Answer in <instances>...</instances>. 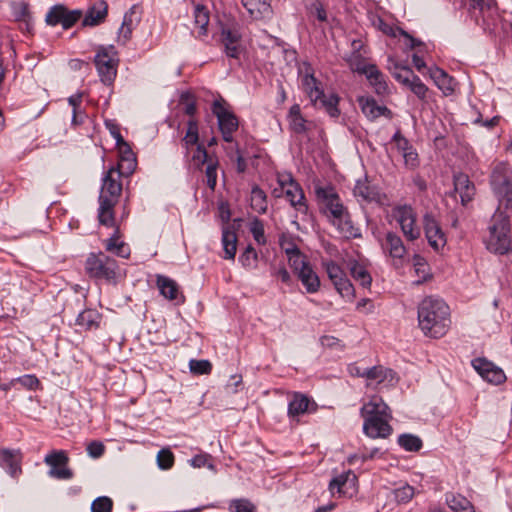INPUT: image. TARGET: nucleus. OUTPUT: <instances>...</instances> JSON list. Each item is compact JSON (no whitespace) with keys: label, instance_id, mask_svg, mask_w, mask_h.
Wrapping results in <instances>:
<instances>
[{"label":"nucleus","instance_id":"338daca9","mask_svg":"<svg viewBox=\"0 0 512 512\" xmlns=\"http://www.w3.org/2000/svg\"><path fill=\"white\" fill-rule=\"evenodd\" d=\"M483 379L489 383L499 385L506 380V376L503 370L497 367L494 370H490L489 374H487V376H484Z\"/></svg>","mask_w":512,"mask_h":512},{"label":"nucleus","instance_id":"39448f33","mask_svg":"<svg viewBox=\"0 0 512 512\" xmlns=\"http://www.w3.org/2000/svg\"><path fill=\"white\" fill-rule=\"evenodd\" d=\"M85 270L90 277L109 283H115L120 274L117 261L103 252L89 254Z\"/></svg>","mask_w":512,"mask_h":512},{"label":"nucleus","instance_id":"c85d7f7f","mask_svg":"<svg viewBox=\"0 0 512 512\" xmlns=\"http://www.w3.org/2000/svg\"><path fill=\"white\" fill-rule=\"evenodd\" d=\"M429 73L435 84L445 95H450L454 92L453 79L443 69L438 67L430 68Z\"/></svg>","mask_w":512,"mask_h":512},{"label":"nucleus","instance_id":"5fc2aeb1","mask_svg":"<svg viewBox=\"0 0 512 512\" xmlns=\"http://www.w3.org/2000/svg\"><path fill=\"white\" fill-rule=\"evenodd\" d=\"M113 501L107 496L97 497L91 504V512H111Z\"/></svg>","mask_w":512,"mask_h":512},{"label":"nucleus","instance_id":"09e8293b","mask_svg":"<svg viewBox=\"0 0 512 512\" xmlns=\"http://www.w3.org/2000/svg\"><path fill=\"white\" fill-rule=\"evenodd\" d=\"M229 512H256L255 505L248 499H234L229 503Z\"/></svg>","mask_w":512,"mask_h":512},{"label":"nucleus","instance_id":"0eeeda50","mask_svg":"<svg viewBox=\"0 0 512 512\" xmlns=\"http://www.w3.org/2000/svg\"><path fill=\"white\" fill-rule=\"evenodd\" d=\"M93 62L101 82L105 85H111L116 78L119 64L116 48L113 45L98 46Z\"/></svg>","mask_w":512,"mask_h":512},{"label":"nucleus","instance_id":"5701e85b","mask_svg":"<svg viewBox=\"0 0 512 512\" xmlns=\"http://www.w3.org/2000/svg\"><path fill=\"white\" fill-rule=\"evenodd\" d=\"M22 454L19 450L0 449V466L12 477L21 472Z\"/></svg>","mask_w":512,"mask_h":512},{"label":"nucleus","instance_id":"de8ad7c7","mask_svg":"<svg viewBox=\"0 0 512 512\" xmlns=\"http://www.w3.org/2000/svg\"><path fill=\"white\" fill-rule=\"evenodd\" d=\"M218 160L210 158L205 169L206 184L214 191L217 184Z\"/></svg>","mask_w":512,"mask_h":512},{"label":"nucleus","instance_id":"dca6fc26","mask_svg":"<svg viewBox=\"0 0 512 512\" xmlns=\"http://www.w3.org/2000/svg\"><path fill=\"white\" fill-rule=\"evenodd\" d=\"M156 285L160 294L165 299L175 301L178 305L185 302V296L181 292L180 287L175 280L164 275H157Z\"/></svg>","mask_w":512,"mask_h":512},{"label":"nucleus","instance_id":"a19ab883","mask_svg":"<svg viewBox=\"0 0 512 512\" xmlns=\"http://www.w3.org/2000/svg\"><path fill=\"white\" fill-rule=\"evenodd\" d=\"M355 197L365 202H373L378 200V193L371 188L366 181H357L354 187Z\"/></svg>","mask_w":512,"mask_h":512},{"label":"nucleus","instance_id":"ea45409f","mask_svg":"<svg viewBox=\"0 0 512 512\" xmlns=\"http://www.w3.org/2000/svg\"><path fill=\"white\" fill-rule=\"evenodd\" d=\"M198 140H199L198 123L196 120L190 119L187 122L186 134H185L184 138L182 139V142L186 149L187 156L190 153V147H193L194 145H199Z\"/></svg>","mask_w":512,"mask_h":512},{"label":"nucleus","instance_id":"49530a36","mask_svg":"<svg viewBox=\"0 0 512 512\" xmlns=\"http://www.w3.org/2000/svg\"><path fill=\"white\" fill-rule=\"evenodd\" d=\"M258 261V255L255 249L248 245L243 253L239 256V262L242 264L243 267L247 269L255 268Z\"/></svg>","mask_w":512,"mask_h":512},{"label":"nucleus","instance_id":"bf43d9fd","mask_svg":"<svg viewBox=\"0 0 512 512\" xmlns=\"http://www.w3.org/2000/svg\"><path fill=\"white\" fill-rule=\"evenodd\" d=\"M418 98L424 99L428 91L427 86L418 76H413L410 84L407 86Z\"/></svg>","mask_w":512,"mask_h":512},{"label":"nucleus","instance_id":"412c9836","mask_svg":"<svg viewBox=\"0 0 512 512\" xmlns=\"http://www.w3.org/2000/svg\"><path fill=\"white\" fill-rule=\"evenodd\" d=\"M360 414L363 419L370 417H388L391 416V411L380 396L373 395L369 401L362 406Z\"/></svg>","mask_w":512,"mask_h":512},{"label":"nucleus","instance_id":"bb28decb","mask_svg":"<svg viewBox=\"0 0 512 512\" xmlns=\"http://www.w3.org/2000/svg\"><path fill=\"white\" fill-rule=\"evenodd\" d=\"M108 12V5L105 1L101 0L95 3L89 10L87 11L83 21V26H97L102 23Z\"/></svg>","mask_w":512,"mask_h":512},{"label":"nucleus","instance_id":"9b49d317","mask_svg":"<svg viewBox=\"0 0 512 512\" xmlns=\"http://www.w3.org/2000/svg\"><path fill=\"white\" fill-rule=\"evenodd\" d=\"M81 17V10H68L64 5L58 4L49 9L45 21L50 26L60 24L63 29H69L78 22Z\"/></svg>","mask_w":512,"mask_h":512},{"label":"nucleus","instance_id":"ddd939ff","mask_svg":"<svg viewBox=\"0 0 512 512\" xmlns=\"http://www.w3.org/2000/svg\"><path fill=\"white\" fill-rule=\"evenodd\" d=\"M121 193V176L117 174L116 168L111 167L103 177L99 200H104L106 198L110 202L117 204Z\"/></svg>","mask_w":512,"mask_h":512},{"label":"nucleus","instance_id":"2f4dec72","mask_svg":"<svg viewBox=\"0 0 512 512\" xmlns=\"http://www.w3.org/2000/svg\"><path fill=\"white\" fill-rule=\"evenodd\" d=\"M194 24L197 29L196 37L203 38L207 36L208 29L207 26L209 24V12L208 10L201 5H197L194 10Z\"/></svg>","mask_w":512,"mask_h":512},{"label":"nucleus","instance_id":"b1692460","mask_svg":"<svg viewBox=\"0 0 512 512\" xmlns=\"http://www.w3.org/2000/svg\"><path fill=\"white\" fill-rule=\"evenodd\" d=\"M316 404L307 396L301 393H295L293 399L288 405V416L292 419L299 417L309 411H315Z\"/></svg>","mask_w":512,"mask_h":512},{"label":"nucleus","instance_id":"e433bc0d","mask_svg":"<svg viewBox=\"0 0 512 512\" xmlns=\"http://www.w3.org/2000/svg\"><path fill=\"white\" fill-rule=\"evenodd\" d=\"M289 125L293 132L303 134L306 132V120L301 114V109L298 104L291 106L288 114Z\"/></svg>","mask_w":512,"mask_h":512},{"label":"nucleus","instance_id":"603ef678","mask_svg":"<svg viewBox=\"0 0 512 512\" xmlns=\"http://www.w3.org/2000/svg\"><path fill=\"white\" fill-rule=\"evenodd\" d=\"M395 500L398 503H407L409 502L413 496L415 495V489L414 487L405 484L393 491Z\"/></svg>","mask_w":512,"mask_h":512},{"label":"nucleus","instance_id":"f03ea898","mask_svg":"<svg viewBox=\"0 0 512 512\" xmlns=\"http://www.w3.org/2000/svg\"><path fill=\"white\" fill-rule=\"evenodd\" d=\"M315 193L333 218L332 223L337 226L345 237L355 238L359 236L358 229L354 227L349 212L341 203L338 194L332 187H317Z\"/></svg>","mask_w":512,"mask_h":512},{"label":"nucleus","instance_id":"c03bdc74","mask_svg":"<svg viewBox=\"0 0 512 512\" xmlns=\"http://www.w3.org/2000/svg\"><path fill=\"white\" fill-rule=\"evenodd\" d=\"M137 162L134 154H128V158H120L117 166V174L125 177L130 176L136 169Z\"/></svg>","mask_w":512,"mask_h":512},{"label":"nucleus","instance_id":"f3484780","mask_svg":"<svg viewBox=\"0 0 512 512\" xmlns=\"http://www.w3.org/2000/svg\"><path fill=\"white\" fill-rule=\"evenodd\" d=\"M383 249L393 259L394 265L402 264L403 259L407 254V250L402 239L394 232H388L386 234Z\"/></svg>","mask_w":512,"mask_h":512},{"label":"nucleus","instance_id":"393cba45","mask_svg":"<svg viewBox=\"0 0 512 512\" xmlns=\"http://www.w3.org/2000/svg\"><path fill=\"white\" fill-rule=\"evenodd\" d=\"M285 197L296 210L301 213L307 212L308 206L306 204L304 192L300 185L293 179H290V182L287 185Z\"/></svg>","mask_w":512,"mask_h":512},{"label":"nucleus","instance_id":"4c0bfd02","mask_svg":"<svg viewBox=\"0 0 512 512\" xmlns=\"http://www.w3.org/2000/svg\"><path fill=\"white\" fill-rule=\"evenodd\" d=\"M250 202L252 209L259 214H264L267 211V195L260 187H252Z\"/></svg>","mask_w":512,"mask_h":512},{"label":"nucleus","instance_id":"f257e3e1","mask_svg":"<svg viewBox=\"0 0 512 512\" xmlns=\"http://www.w3.org/2000/svg\"><path fill=\"white\" fill-rule=\"evenodd\" d=\"M448 305L441 299L427 297L419 305L418 320L426 336L439 338L446 334L450 326Z\"/></svg>","mask_w":512,"mask_h":512},{"label":"nucleus","instance_id":"37998d69","mask_svg":"<svg viewBox=\"0 0 512 512\" xmlns=\"http://www.w3.org/2000/svg\"><path fill=\"white\" fill-rule=\"evenodd\" d=\"M398 444L406 451L417 452L422 448V440L413 434L404 433L398 437Z\"/></svg>","mask_w":512,"mask_h":512},{"label":"nucleus","instance_id":"13d9d810","mask_svg":"<svg viewBox=\"0 0 512 512\" xmlns=\"http://www.w3.org/2000/svg\"><path fill=\"white\" fill-rule=\"evenodd\" d=\"M157 464L161 469H170L174 464V455L168 449H162L157 454Z\"/></svg>","mask_w":512,"mask_h":512},{"label":"nucleus","instance_id":"6ab92c4d","mask_svg":"<svg viewBox=\"0 0 512 512\" xmlns=\"http://www.w3.org/2000/svg\"><path fill=\"white\" fill-rule=\"evenodd\" d=\"M359 375L360 377H364L368 380L367 386H370L373 383L379 385L385 382L389 384H393L394 382H396L394 371L389 368H385L381 365L364 369L363 373Z\"/></svg>","mask_w":512,"mask_h":512},{"label":"nucleus","instance_id":"f8f14e48","mask_svg":"<svg viewBox=\"0 0 512 512\" xmlns=\"http://www.w3.org/2000/svg\"><path fill=\"white\" fill-rule=\"evenodd\" d=\"M325 270L337 292L346 298L354 296V288L342 268L333 261L324 263Z\"/></svg>","mask_w":512,"mask_h":512},{"label":"nucleus","instance_id":"e2e57ef3","mask_svg":"<svg viewBox=\"0 0 512 512\" xmlns=\"http://www.w3.org/2000/svg\"><path fill=\"white\" fill-rule=\"evenodd\" d=\"M346 478L345 473L340 474L339 476L333 478L329 483V489L332 493L337 490L338 493L342 495H347L346 487Z\"/></svg>","mask_w":512,"mask_h":512},{"label":"nucleus","instance_id":"f704fd0d","mask_svg":"<svg viewBox=\"0 0 512 512\" xmlns=\"http://www.w3.org/2000/svg\"><path fill=\"white\" fill-rule=\"evenodd\" d=\"M222 244L225 253L224 258L234 259L237 250V236L229 227H223L222 229Z\"/></svg>","mask_w":512,"mask_h":512},{"label":"nucleus","instance_id":"58836bf2","mask_svg":"<svg viewBox=\"0 0 512 512\" xmlns=\"http://www.w3.org/2000/svg\"><path fill=\"white\" fill-rule=\"evenodd\" d=\"M349 269L354 280L358 281L361 286L369 287L371 285L372 277L362 264L353 261L350 263Z\"/></svg>","mask_w":512,"mask_h":512},{"label":"nucleus","instance_id":"7ed1b4c3","mask_svg":"<svg viewBox=\"0 0 512 512\" xmlns=\"http://www.w3.org/2000/svg\"><path fill=\"white\" fill-rule=\"evenodd\" d=\"M490 183L499 205L497 210L512 209V168L506 162H498L494 165Z\"/></svg>","mask_w":512,"mask_h":512},{"label":"nucleus","instance_id":"79ce46f5","mask_svg":"<svg viewBox=\"0 0 512 512\" xmlns=\"http://www.w3.org/2000/svg\"><path fill=\"white\" fill-rule=\"evenodd\" d=\"M339 100L340 99L336 94L326 96L323 93V96L319 98L318 103L325 109L330 117L337 118L340 115V110L338 108Z\"/></svg>","mask_w":512,"mask_h":512},{"label":"nucleus","instance_id":"4be33fe9","mask_svg":"<svg viewBox=\"0 0 512 512\" xmlns=\"http://www.w3.org/2000/svg\"><path fill=\"white\" fill-rule=\"evenodd\" d=\"M352 52L346 58V61L352 71L358 72L360 74H365L368 71V68L371 64L366 63L365 59V51L362 52L363 43L361 40H354L352 42Z\"/></svg>","mask_w":512,"mask_h":512},{"label":"nucleus","instance_id":"680f3d73","mask_svg":"<svg viewBox=\"0 0 512 512\" xmlns=\"http://www.w3.org/2000/svg\"><path fill=\"white\" fill-rule=\"evenodd\" d=\"M180 103L183 105L185 114L193 116L196 113V102L191 94L183 93L180 97Z\"/></svg>","mask_w":512,"mask_h":512},{"label":"nucleus","instance_id":"473e14b6","mask_svg":"<svg viewBox=\"0 0 512 512\" xmlns=\"http://www.w3.org/2000/svg\"><path fill=\"white\" fill-rule=\"evenodd\" d=\"M446 503L453 512H474L471 502L460 494L447 493Z\"/></svg>","mask_w":512,"mask_h":512},{"label":"nucleus","instance_id":"3c124183","mask_svg":"<svg viewBox=\"0 0 512 512\" xmlns=\"http://www.w3.org/2000/svg\"><path fill=\"white\" fill-rule=\"evenodd\" d=\"M392 75L399 83L406 87L410 84L413 76H416L410 68L400 67L398 65H395Z\"/></svg>","mask_w":512,"mask_h":512},{"label":"nucleus","instance_id":"20e7f679","mask_svg":"<svg viewBox=\"0 0 512 512\" xmlns=\"http://www.w3.org/2000/svg\"><path fill=\"white\" fill-rule=\"evenodd\" d=\"M288 263L294 274L301 281L308 293H316L320 289V279L312 268L307 257L296 246L286 248Z\"/></svg>","mask_w":512,"mask_h":512},{"label":"nucleus","instance_id":"052dcab7","mask_svg":"<svg viewBox=\"0 0 512 512\" xmlns=\"http://www.w3.org/2000/svg\"><path fill=\"white\" fill-rule=\"evenodd\" d=\"M18 382L23 387L29 389V390H35L40 384L39 379L35 375H23L21 377H18L16 379L12 380V383Z\"/></svg>","mask_w":512,"mask_h":512},{"label":"nucleus","instance_id":"6e6d98bb","mask_svg":"<svg viewBox=\"0 0 512 512\" xmlns=\"http://www.w3.org/2000/svg\"><path fill=\"white\" fill-rule=\"evenodd\" d=\"M190 371L197 375L209 374L212 370V364L208 360L192 359L189 362Z\"/></svg>","mask_w":512,"mask_h":512},{"label":"nucleus","instance_id":"1a4fd4ad","mask_svg":"<svg viewBox=\"0 0 512 512\" xmlns=\"http://www.w3.org/2000/svg\"><path fill=\"white\" fill-rule=\"evenodd\" d=\"M44 463L50 467L48 475L57 480H70L74 473L68 467L69 457L64 450H53L44 458Z\"/></svg>","mask_w":512,"mask_h":512},{"label":"nucleus","instance_id":"72a5a7b5","mask_svg":"<svg viewBox=\"0 0 512 512\" xmlns=\"http://www.w3.org/2000/svg\"><path fill=\"white\" fill-rule=\"evenodd\" d=\"M358 102L362 112L370 119H376L383 115L385 111H388L385 106L377 105L376 101L371 97H359Z\"/></svg>","mask_w":512,"mask_h":512},{"label":"nucleus","instance_id":"a18cd8bd","mask_svg":"<svg viewBox=\"0 0 512 512\" xmlns=\"http://www.w3.org/2000/svg\"><path fill=\"white\" fill-rule=\"evenodd\" d=\"M210 158L206 149L202 145H197L191 156L190 163L195 169L202 170L203 165L205 163L208 164Z\"/></svg>","mask_w":512,"mask_h":512},{"label":"nucleus","instance_id":"4d7b16f0","mask_svg":"<svg viewBox=\"0 0 512 512\" xmlns=\"http://www.w3.org/2000/svg\"><path fill=\"white\" fill-rule=\"evenodd\" d=\"M473 368L478 372V374L484 378L489 374L490 370H494L497 368L492 362L488 361L485 358H476L472 361Z\"/></svg>","mask_w":512,"mask_h":512},{"label":"nucleus","instance_id":"864d4df0","mask_svg":"<svg viewBox=\"0 0 512 512\" xmlns=\"http://www.w3.org/2000/svg\"><path fill=\"white\" fill-rule=\"evenodd\" d=\"M105 247L107 251L114 252L120 257H127L129 255L127 246L123 242L118 243L116 236L109 238Z\"/></svg>","mask_w":512,"mask_h":512},{"label":"nucleus","instance_id":"aec40b11","mask_svg":"<svg viewBox=\"0 0 512 512\" xmlns=\"http://www.w3.org/2000/svg\"><path fill=\"white\" fill-rule=\"evenodd\" d=\"M241 34L234 27H224L221 32V41L224 51L230 58H238L240 53Z\"/></svg>","mask_w":512,"mask_h":512},{"label":"nucleus","instance_id":"69168bd1","mask_svg":"<svg viewBox=\"0 0 512 512\" xmlns=\"http://www.w3.org/2000/svg\"><path fill=\"white\" fill-rule=\"evenodd\" d=\"M404 164L408 169H415L419 165L418 153L412 147L402 155Z\"/></svg>","mask_w":512,"mask_h":512},{"label":"nucleus","instance_id":"0e129e2a","mask_svg":"<svg viewBox=\"0 0 512 512\" xmlns=\"http://www.w3.org/2000/svg\"><path fill=\"white\" fill-rule=\"evenodd\" d=\"M392 141L395 143L396 149L401 155L407 152L412 146L409 141L401 134L400 131H397L393 137Z\"/></svg>","mask_w":512,"mask_h":512},{"label":"nucleus","instance_id":"423d86ee","mask_svg":"<svg viewBox=\"0 0 512 512\" xmlns=\"http://www.w3.org/2000/svg\"><path fill=\"white\" fill-rule=\"evenodd\" d=\"M509 230V216L504 215L503 211L497 210L492 217V224L489 226L487 248L494 253L505 254L510 246Z\"/></svg>","mask_w":512,"mask_h":512},{"label":"nucleus","instance_id":"c756f323","mask_svg":"<svg viewBox=\"0 0 512 512\" xmlns=\"http://www.w3.org/2000/svg\"><path fill=\"white\" fill-rule=\"evenodd\" d=\"M302 87L306 95L310 98L314 105L318 104L319 98L323 96V90L319 86V82L313 74L307 73L302 78Z\"/></svg>","mask_w":512,"mask_h":512},{"label":"nucleus","instance_id":"7c9ffc66","mask_svg":"<svg viewBox=\"0 0 512 512\" xmlns=\"http://www.w3.org/2000/svg\"><path fill=\"white\" fill-rule=\"evenodd\" d=\"M101 320V315L94 309L82 311L77 319L76 325L84 330L97 329Z\"/></svg>","mask_w":512,"mask_h":512},{"label":"nucleus","instance_id":"4468645a","mask_svg":"<svg viewBox=\"0 0 512 512\" xmlns=\"http://www.w3.org/2000/svg\"><path fill=\"white\" fill-rule=\"evenodd\" d=\"M423 226L429 245L439 251L446 245V237L435 216L427 212L423 216Z\"/></svg>","mask_w":512,"mask_h":512},{"label":"nucleus","instance_id":"c9c22d12","mask_svg":"<svg viewBox=\"0 0 512 512\" xmlns=\"http://www.w3.org/2000/svg\"><path fill=\"white\" fill-rule=\"evenodd\" d=\"M116 203L110 202L108 199L99 200L98 219L100 224L112 227L115 225L114 221V207Z\"/></svg>","mask_w":512,"mask_h":512},{"label":"nucleus","instance_id":"8fccbe9b","mask_svg":"<svg viewBox=\"0 0 512 512\" xmlns=\"http://www.w3.org/2000/svg\"><path fill=\"white\" fill-rule=\"evenodd\" d=\"M249 230H250L254 240L259 245L266 244V237H265V233H264V224L260 219L254 218L252 220V222L250 223Z\"/></svg>","mask_w":512,"mask_h":512},{"label":"nucleus","instance_id":"9d476101","mask_svg":"<svg viewBox=\"0 0 512 512\" xmlns=\"http://www.w3.org/2000/svg\"><path fill=\"white\" fill-rule=\"evenodd\" d=\"M212 112L217 117L223 140L225 142H232L233 133L237 131L239 126L237 117L219 100L213 102Z\"/></svg>","mask_w":512,"mask_h":512},{"label":"nucleus","instance_id":"a211bd4d","mask_svg":"<svg viewBox=\"0 0 512 512\" xmlns=\"http://www.w3.org/2000/svg\"><path fill=\"white\" fill-rule=\"evenodd\" d=\"M272 0H241V4L255 20H270L273 17Z\"/></svg>","mask_w":512,"mask_h":512},{"label":"nucleus","instance_id":"6e6552de","mask_svg":"<svg viewBox=\"0 0 512 512\" xmlns=\"http://www.w3.org/2000/svg\"><path fill=\"white\" fill-rule=\"evenodd\" d=\"M392 217L399 224L403 235L409 241L418 239L421 230L416 224V212L410 205H398L392 209Z\"/></svg>","mask_w":512,"mask_h":512},{"label":"nucleus","instance_id":"2eb2a0df","mask_svg":"<svg viewBox=\"0 0 512 512\" xmlns=\"http://www.w3.org/2000/svg\"><path fill=\"white\" fill-rule=\"evenodd\" d=\"M392 415L388 417H370L364 419L363 432L370 438H387L392 432L393 428L389 424Z\"/></svg>","mask_w":512,"mask_h":512},{"label":"nucleus","instance_id":"a878e982","mask_svg":"<svg viewBox=\"0 0 512 512\" xmlns=\"http://www.w3.org/2000/svg\"><path fill=\"white\" fill-rule=\"evenodd\" d=\"M368 79L370 85L379 96L389 94V86L386 82L384 74L377 68L376 65H370L368 71L364 74Z\"/></svg>","mask_w":512,"mask_h":512},{"label":"nucleus","instance_id":"cd10ccee","mask_svg":"<svg viewBox=\"0 0 512 512\" xmlns=\"http://www.w3.org/2000/svg\"><path fill=\"white\" fill-rule=\"evenodd\" d=\"M454 189L460 195L464 205L474 196V185L465 174H458L454 177Z\"/></svg>","mask_w":512,"mask_h":512},{"label":"nucleus","instance_id":"774afa93","mask_svg":"<svg viewBox=\"0 0 512 512\" xmlns=\"http://www.w3.org/2000/svg\"><path fill=\"white\" fill-rule=\"evenodd\" d=\"M13 16L16 20L26 21L29 18V6L25 2L17 3L13 6Z\"/></svg>","mask_w":512,"mask_h":512}]
</instances>
